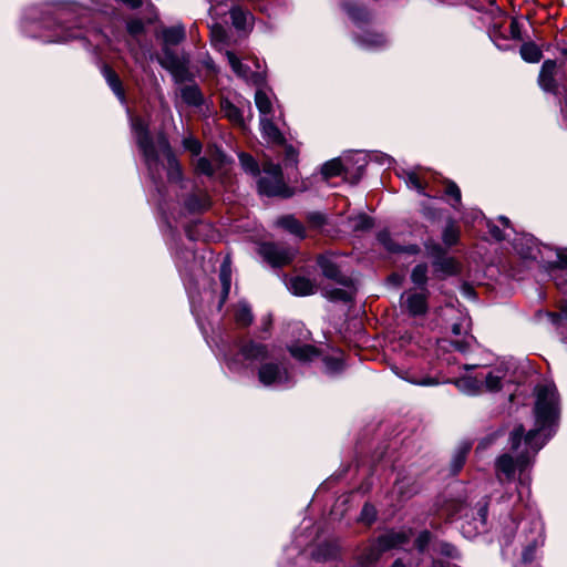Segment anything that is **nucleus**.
I'll list each match as a JSON object with an SVG mask.
<instances>
[{
  "label": "nucleus",
  "mask_w": 567,
  "mask_h": 567,
  "mask_svg": "<svg viewBox=\"0 0 567 567\" xmlns=\"http://www.w3.org/2000/svg\"><path fill=\"white\" fill-rule=\"evenodd\" d=\"M535 395L534 412L537 427L525 433L524 426L517 425L511 432V450L516 453V457L503 454L496 460L495 466L498 476L503 474L511 480L516 471L520 474L524 473L545 444L540 432L554 425L559 417V395L554 384H538L535 388Z\"/></svg>",
  "instance_id": "nucleus-1"
},
{
  "label": "nucleus",
  "mask_w": 567,
  "mask_h": 567,
  "mask_svg": "<svg viewBox=\"0 0 567 567\" xmlns=\"http://www.w3.org/2000/svg\"><path fill=\"white\" fill-rule=\"evenodd\" d=\"M262 172L265 176L258 181L260 194L281 197H290L292 195L284 182L282 169L279 164L266 161L262 163Z\"/></svg>",
  "instance_id": "nucleus-2"
},
{
  "label": "nucleus",
  "mask_w": 567,
  "mask_h": 567,
  "mask_svg": "<svg viewBox=\"0 0 567 567\" xmlns=\"http://www.w3.org/2000/svg\"><path fill=\"white\" fill-rule=\"evenodd\" d=\"M133 130L136 134L137 145L141 148L145 162L152 172H157L158 155L153 140L148 133V125L144 120L136 117L133 121Z\"/></svg>",
  "instance_id": "nucleus-3"
},
{
  "label": "nucleus",
  "mask_w": 567,
  "mask_h": 567,
  "mask_svg": "<svg viewBox=\"0 0 567 567\" xmlns=\"http://www.w3.org/2000/svg\"><path fill=\"white\" fill-rule=\"evenodd\" d=\"M260 256L274 267H281L291 262L295 250L277 244H264L259 247Z\"/></svg>",
  "instance_id": "nucleus-4"
},
{
  "label": "nucleus",
  "mask_w": 567,
  "mask_h": 567,
  "mask_svg": "<svg viewBox=\"0 0 567 567\" xmlns=\"http://www.w3.org/2000/svg\"><path fill=\"white\" fill-rule=\"evenodd\" d=\"M317 262L326 278L331 279L343 287L351 286L352 279L341 274L338 265L333 261V259L330 256L320 255L317 259Z\"/></svg>",
  "instance_id": "nucleus-5"
},
{
  "label": "nucleus",
  "mask_w": 567,
  "mask_h": 567,
  "mask_svg": "<svg viewBox=\"0 0 567 567\" xmlns=\"http://www.w3.org/2000/svg\"><path fill=\"white\" fill-rule=\"evenodd\" d=\"M288 379L287 370L278 363H264L258 370V380L265 386L284 382Z\"/></svg>",
  "instance_id": "nucleus-6"
},
{
  "label": "nucleus",
  "mask_w": 567,
  "mask_h": 567,
  "mask_svg": "<svg viewBox=\"0 0 567 567\" xmlns=\"http://www.w3.org/2000/svg\"><path fill=\"white\" fill-rule=\"evenodd\" d=\"M238 350L240 355L247 361H262L269 357L268 347L254 340L239 342Z\"/></svg>",
  "instance_id": "nucleus-7"
},
{
  "label": "nucleus",
  "mask_w": 567,
  "mask_h": 567,
  "mask_svg": "<svg viewBox=\"0 0 567 567\" xmlns=\"http://www.w3.org/2000/svg\"><path fill=\"white\" fill-rule=\"evenodd\" d=\"M158 146L167 161V176L169 181L177 182L182 178V167L164 135L158 136Z\"/></svg>",
  "instance_id": "nucleus-8"
},
{
  "label": "nucleus",
  "mask_w": 567,
  "mask_h": 567,
  "mask_svg": "<svg viewBox=\"0 0 567 567\" xmlns=\"http://www.w3.org/2000/svg\"><path fill=\"white\" fill-rule=\"evenodd\" d=\"M412 530H390L378 538L379 547L389 550L409 543Z\"/></svg>",
  "instance_id": "nucleus-9"
},
{
  "label": "nucleus",
  "mask_w": 567,
  "mask_h": 567,
  "mask_svg": "<svg viewBox=\"0 0 567 567\" xmlns=\"http://www.w3.org/2000/svg\"><path fill=\"white\" fill-rule=\"evenodd\" d=\"M225 55L228 60V63L230 64L231 70L237 76L254 83H257L262 79L260 72H250L249 68L245 65L234 52L226 51Z\"/></svg>",
  "instance_id": "nucleus-10"
},
{
  "label": "nucleus",
  "mask_w": 567,
  "mask_h": 567,
  "mask_svg": "<svg viewBox=\"0 0 567 567\" xmlns=\"http://www.w3.org/2000/svg\"><path fill=\"white\" fill-rule=\"evenodd\" d=\"M556 69L557 64L554 60H546L542 65L538 83L540 87L546 92H555L557 89L555 79Z\"/></svg>",
  "instance_id": "nucleus-11"
},
{
  "label": "nucleus",
  "mask_w": 567,
  "mask_h": 567,
  "mask_svg": "<svg viewBox=\"0 0 567 567\" xmlns=\"http://www.w3.org/2000/svg\"><path fill=\"white\" fill-rule=\"evenodd\" d=\"M409 312L413 316L424 315L427 310L425 292H406L402 296Z\"/></svg>",
  "instance_id": "nucleus-12"
},
{
  "label": "nucleus",
  "mask_w": 567,
  "mask_h": 567,
  "mask_svg": "<svg viewBox=\"0 0 567 567\" xmlns=\"http://www.w3.org/2000/svg\"><path fill=\"white\" fill-rule=\"evenodd\" d=\"M288 350L299 361H311L320 354V351L311 344H292Z\"/></svg>",
  "instance_id": "nucleus-13"
},
{
  "label": "nucleus",
  "mask_w": 567,
  "mask_h": 567,
  "mask_svg": "<svg viewBox=\"0 0 567 567\" xmlns=\"http://www.w3.org/2000/svg\"><path fill=\"white\" fill-rule=\"evenodd\" d=\"M260 126L261 132L268 141L276 143V144H282L285 142V137L279 131V128L275 125L272 122L271 116L270 117H260Z\"/></svg>",
  "instance_id": "nucleus-14"
},
{
  "label": "nucleus",
  "mask_w": 567,
  "mask_h": 567,
  "mask_svg": "<svg viewBox=\"0 0 567 567\" xmlns=\"http://www.w3.org/2000/svg\"><path fill=\"white\" fill-rule=\"evenodd\" d=\"M290 290L297 296H309L316 292L313 282L305 277H295L289 282Z\"/></svg>",
  "instance_id": "nucleus-15"
},
{
  "label": "nucleus",
  "mask_w": 567,
  "mask_h": 567,
  "mask_svg": "<svg viewBox=\"0 0 567 567\" xmlns=\"http://www.w3.org/2000/svg\"><path fill=\"white\" fill-rule=\"evenodd\" d=\"M220 111L224 116L237 126H244V116L241 111L229 100H221Z\"/></svg>",
  "instance_id": "nucleus-16"
},
{
  "label": "nucleus",
  "mask_w": 567,
  "mask_h": 567,
  "mask_svg": "<svg viewBox=\"0 0 567 567\" xmlns=\"http://www.w3.org/2000/svg\"><path fill=\"white\" fill-rule=\"evenodd\" d=\"M162 39L165 45H177L185 39V29L183 25L165 28L162 31Z\"/></svg>",
  "instance_id": "nucleus-17"
},
{
  "label": "nucleus",
  "mask_w": 567,
  "mask_h": 567,
  "mask_svg": "<svg viewBox=\"0 0 567 567\" xmlns=\"http://www.w3.org/2000/svg\"><path fill=\"white\" fill-rule=\"evenodd\" d=\"M230 18L233 25L237 30H246L252 20V16L240 7H235L230 10Z\"/></svg>",
  "instance_id": "nucleus-18"
},
{
  "label": "nucleus",
  "mask_w": 567,
  "mask_h": 567,
  "mask_svg": "<svg viewBox=\"0 0 567 567\" xmlns=\"http://www.w3.org/2000/svg\"><path fill=\"white\" fill-rule=\"evenodd\" d=\"M353 282L350 287L346 288H334V289H324L323 296L331 301H350L354 295Z\"/></svg>",
  "instance_id": "nucleus-19"
},
{
  "label": "nucleus",
  "mask_w": 567,
  "mask_h": 567,
  "mask_svg": "<svg viewBox=\"0 0 567 567\" xmlns=\"http://www.w3.org/2000/svg\"><path fill=\"white\" fill-rule=\"evenodd\" d=\"M385 551L379 547V542L377 540L369 547L364 549V551L359 556V563L362 567H367L368 565L377 561L381 554Z\"/></svg>",
  "instance_id": "nucleus-20"
},
{
  "label": "nucleus",
  "mask_w": 567,
  "mask_h": 567,
  "mask_svg": "<svg viewBox=\"0 0 567 567\" xmlns=\"http://www.w3.org/2000/svg\"><path fill=\"white\" fill-rule=\"evenodd\" d=\"M278 225L281 226L282 228L287 229L289 233H291L300 238H305V227L295 217H292V216L281 217L278 220Z\"/></svg>",
  "instance_id": "nucleus-21"
},
{
  "label": "nucleus",
  "mask_w": 567,
  "mask_h": 567,
  "mask_svg": "<svg viewBox=\"0 0 567 567\" xmlns=\"http://www.w3.org/2000/svg\"><path fill=\"white\" fill-rule=\"evenodd\" d=\"M255 103L260 113V117H270L272 114V103L269 96L261 90L255 94Z\"/></svg>",
  "instance_id": "nucleus-22"
},
{
  "label": "nucleus",
  "mask_w": 567,
  "mask_h": 567,
  "mask_svg": "<svg viewBox=\"0 0 567 567\" xmlns=\"http://www.w3.org/2000/svg\"><path fill=\"white\" fill-rule=\"evenodd\" d=\"M254 317L251 313V309L245 305L240 303L235 309V322L240 328H247L252 323Z\"/></svg>",
  "instance_id": "nucleus-23"
},
{
  "label": "nucleus",
  "mask_w": 567,
  "mask_h": 567,
  "mask_svg": "<svg viewBox=\"0 0 567 567\" xmlns=\"http://www.w3.org/2000/svg\"><path fill=\"white\" fill-rule=\"evenodd\" d=\"M181 96L188 105L198 106L203 102V95L199 89L195 85L184 86L181 91Z\"/></svg>",
  "instance_id": "nucleus-24"
},
{
  "label": "nucleus",
  "mask_w": 567,
  "mask_h": 567,
  "mask_svg": "<svg viewBox=\"0 0 567 567\" xmlns=\"http://www.w3.org/2000/svg\"><path fill=\"white\" fill-rule=\"evenodd\" d=\"M457 386L468 394H477L483 390V381L480 377H466L457 381Z\"/></svg>",
  "instance_id": "nucleus-25"
},
{
  "label": "nucleus",
  "mask_w": 567,
  "mask_h": 567,
  "mask_svg": "<svg viewBox=\"0 0 567 567\" xmlns=\"http://www.w3.org/2000/svg\"><path fill=\"white\" fill-rule=\"evenodd\" d=\"M343 171L342 162L339 158H333L322 165L321 175L324 179H329L342 175Z\"/></svg>",
  "instance_id": "nucleus-26"
},
{
  "label": "nucleus",
  "mask_w": 567,
  "mask_h": 567,
  "mask_svg": "<svg viewBox=\"0 0 567 567\" xmlns=\"http://www.w3.org/2000/svg\"><path fill=\"white\" fill-rule=\"evenodd\" d=\"M520 55L526 62L536 63L542 59L543 53L535 43L527 42L520 47Z\"/></svg>",
  "instance_id": "nucleus-27"
},
{
  "label": "nucleus",
  "mask_w": 567,
  "mask_h": 567,
  "mask_svg": "<svg viewBox=\"0 0 567 567\" xmlns=\"http://www.w3.org/2000/svg\"><path fill=\"white\" fill-rule=\"evenodd\" d=\"M444 195L453 200L451 206L457 208L462 200V194L460 187L453 181H443Z\"/></svg>",
  "instance_id": "nucleus-28"
},
{
  "label": "nucleus",
  "mask_w": 567,
  "mask_h": 567,
  "mask_svg": "<svg viewBox=\"0 0 567 567\" xmlns=\"http://www.w3.org/2000/svg\"><path fill=\"white\" fill-rule=\"evenodd\" d=\"M406 184L410 188L417 190L421 195L430 196L426 193L427 183L416 173H409L406 176Z\"/></svg>",
  "instance_id": "nucleus-29"
},
{
  "label": "nucleus",
  "mask_w": 567,
  "mask_h": 567,
  "mask_svg": "<svg viewBox=\"0 0 567 567\" xmlns=\"http://www.w3.org/2000/svg\"><path fill=\"white\" fill-rule=\"evenodd\" d=\"M458 238H460V228L453 221H450L443 230V235H442L443 243L446 246H453L458 241Z\"/></svg>",
  "instance_id": "nucleus-30"
},
{
  "label": "nucleus",
  "mask_w": 567,
  "mask_h": 567,
  "mask_svg": "<svg viewBox=\"0 0 567 567\" xmlns=\"http://www.w3.org/2000/svg\"><path fill=\"white\" fill-rule=\"evenodd\" d=\"M502 375L495 374L493 372L487 373L486 375L480 377L483 381V389L487 391H498L502 388Z\"/></svg>",
  "instance_id": "nucleus-31"
},
{
  "label": "nucleus",
  "mask_w": 567,
  "mask_h": 567,
  "mask_svg": "<svg viewBox=\"0 0 567 567\" xmlns=\"http://www.w3.org/2000/svg\"><path fill=\"white\" fill-rule=\"evenodd\" d=\"M104 76L111 89L120 96H123L122 83L118 75L109 66L103 70Z\"/></svg>",
  "instance_id": "nucleus-32"
},
{
  "label": "nucleus",
  "mask_w": 567,
  "mask_h": 567,
  "mask_svg": "<svg viewBox=\"0 0 567 567\" xmlns=\"http://www.w3.org/2000/svg\"><path fill=\"white\" fill-rule=\"evenodd\" d=\"M239 161L245 172L250 173L255 176L259 174V165L251 155L241 153L239 155Z\"/></svg>",
  "instance_id": "nucleus-33"
},
{
  "label": "nucleus",
  "mask_w": 567,
  "mask_h": 567,
  "mask_svg": "<svg viewBox=\"0 0 567 567\" xmlns=\"http://www.w3.org/2000/svg\"><path fill=\"white\" fill-rule=\"evenodd\" d=\"M219 278H220L221 286H223L221 302H224L229 295L230 281H231L230 269L226 265L221 266Z\"/></svg>",
  "instance_id": "nucleus-34"
},
{
  "label": "nucleus",
  "mask_w": 567,
  "mask_h": 567,
  "mask_svg": "<svg viewBox=\"0 0 567 567\" xmlns=\"http://www.w3.org/2000/svg\"><path fill=\"white\" fill-rule=\"evenodd\" d=\"M347 13L353 21H365L368 19V12L365 9L353 4V3H347L344 6Z\"/></svg>",
  "instance_id": "nucleus-35"
},
{
  "label": "nucleus",
  "mask_w": 567,
  "mask_h": 567,
  "mask_svg": "<svg viewBox=\"0 0 567 567\" xmlns=\"http://www.w3.org/2000/svg\"><path fill=\"white\" fill-rule=\"evenodd\" d=\"M427 267L426 265H417L414 267L411 279L415 285H424L427 280Z\"/></svg>",
  "instance_id": "nucleus-36"
},
{
  "label": "nucleus",
  "mask_w": 567,
  "mask_h": 567,
  "mask_svg": "<svg viewBox=\"0 0 567 567\" xmlns=\"http://www.w3.org/2000/svg\"><path fill=\"white\" fill-rule=\"evenodd\" d=\"M195 169L199 174H204L207 176H212L214 174V167L209 159L206 157H200L197 159Z\"/></svg>",
  "instance_id": "nucleus-37"
},
{
  "label": "nucleus",
  "mask_w": 567,
  "mask_h": 567,
  "mask_svg": "<svg viewBox=\"0 0 567 567\" xmlns=\"http://www.w3.org/2000/svg\"><path fill=\"white\" fill-rule=\"evenodd\" d=\"M377 518V509L373 505L371 504H365L361 511V514H360V519L368 524V525H371Z\"/></svg>",
  "instance_id": "nucleus-38"
},
{
  "label": "nucleus",
  "mask_w": 567,
  "mask_h": 567,
  "mask_svg": "<svg viewBox=\"0 0 567 567\" xmlns=\"http://www.w3.org/2000/svg\"><path fill=\"white\" fill-rule=\"evenodd\" d=\"M361 43L370 48L382 47L385 44V38L382 34H367L361 39Z\"/></svg>",
  "instance_id": "nucleus-39"
},
{
  "label": "nucleus",
  "mask_w": 567,
  "mask_h": 567,
  "mask_svg": "<svg viewBox=\"0 0 567 567\" xmlns=\"http://www.w3.org/2000/svg\"><path fill=\"white\" fill-rule=\"evenodd\" d=\"M183 145L185 150L189 151L193 155H198L202 152V143L193 136L185 137Z\"/></svg>",
  "instance_id": "nucleus-40"
},
{
  "label": "nucleus",
  "mask_w": 567,
  "mask_h": 567,
  "mask_svg": "<svg viewBox=\"0 0 567 567\" xmlns=\"http://www.w3.org/2000/svg\"><path fill=\"white\" fill-rule=\"evenodd\" d=\"M467 452H468V447H464L455 454L454 461H453L454 474H456L463 467L465 460H466Z\"/></svg>",
  "instance_id": "nucleus-41"
},
{
  "label": "nucleus",
  "mask_w": 567,
  "mask_h": 567,
  "mask_svg": "<svg viewBox=\"0 0 567 567\" xmlns=\"http://www.w3.org/2000/svg\"><path fill=\"white\" fill-rule=\"evenodd\" d=\"M437 551L441 555L450 557V558L458 557V551H457L456 547L449 543H441L439 545Z\"/></svg>",
  "instance_id": "nucleus-42"
},
{
  "label": "nucleus",
  "mask_w": 567,
  "mask_h": 567,
  "mask_svg": "<svg viewBox=\"0 0 567 567\" xmlns=\"http://www.w3.org/2000/svg\"><path fill=\"white\" fill-rule=\"evenodd\" d=\"M127 31L131 35H138L144 32V23L140 19H133L127 22Z\"/></svg>",
  "instance_id": "nucleus-43"
},
{
  "label": "nucleus",
  "mask_w": 567,
  "mask_h": 567,
  "mask_svg": "<svg viewBox=\"0 0 567 567\" xmlns=\"http://www.w3.org/2000/svg\"><path fill=\"white\" fill-rule=\"evenodd\" d=\"M307 221L308 224L313 227V228H319L321 226L324 225L326 223V217L324 215L320 214V213H310L308 216H307Z\"/></svg>",
  "instance_id": "nucleus-44"
},
{
  "label": "nucleus",
  "mask_w": 567,
  "mask_h": 567,
  "mask_svg": "<svg viewBox=\"0 0 567 567\" xmlns=\"http://www.w3.org/2000/svg\"><path fill=\"white\" fill-rule=\"evenodd\" d=\"M431 540V534L427 530L420 533L415 539V546L420 551H423Z\"/></svg>",
  "instance_id": "nucleus-45"
},
{
  "label": "nucleus",
  "mask_w": 567,
  "mask_h": 567,
  "mask_svg": "<svg viewBox=\"0 0 567 567\" xmlns=\"http://www.w3.org/2000/svg\"><path fill=\"white\" fill-rule=\"evenodd\" d=\"M452 347L454 350L460 352H466L470 349V344L465 340H457L452 342Z\"/></svg>",
  "instance_id": "nucleus-46"
},
{
  "label": "nucleus",
  "mask_w": 567,
  "mask_h": 567,
  "mask_svg": "<svg viewBox=\"0 0 567 567\" xmlns=\"http://www.w3.org/2000/svg\"><path fill=\"white\" fill-rule=\"evenodd\" d=\"M378 239L389 249L394 250V247L390 245L389 234L386 231H382L379 234Z\"/></svg>",
  "instance_id": "nucleus-47"
},
{
  "label": "nucleus",
  "mask_w": 567,
  "mask_h": 567,
  "mask_svg": "<svg viewBox=\"0 0 567 567\" xmlns=\"http://www.w3.org/2000/svg\"><path fill=\"white\" fill-rule=\"evenodd\" d=\"M489 234H491L495 239H497V240H502V239H504V235H503L502 230H501L498 227H496V226L491 227V229H489Z\"/></svg>",
  "instance_id": "nucleus-48"
},
{
  "label": "nucleus",
  "mask_w": 567,
  "mask_h": 567,
  "mask_svg": "<svg viewBox=\"0 0 567 567\" xmlns=\"http://www.w3.org/2000/svg\"><path fill=\"white\" fill-rule=\"evenodd\" d=\"M511 33H512L513 38H515V39L519 38L518 24H517L516 20H513L511 22Z\"/></svg>",
  "instance_id": "nucleus-49"
},
{
  "label": "nucleus",
  "mask_w": 567,
  "mask_h": 567,
  "mask_svg": "<svg viewBox=\"0 0 567 567\" xmlns=\"http://www.w3.org/2000/svg\"><path fill=\"white\" fill-rule=\"evenodd\" d=\"M122 1L133 9L140 8L143 3L142 0H122Z\"/></svg>",
  "instance_id": "nucleus-50"
},
{
  "label": "nucleus",
  "mask_w": 567,
  "mask_h": 567,
  "mask_svg": "<svg viewBox=\"0 0 567 567\" xmlns=\"http://www.w3.org/2000/svg\"><path fill=\"white\" fill-rule=\"evenodd\" d=\"M227 365L231 370L237 369V361H236V359H234V358L227 359Z\"/></svg>",
  "instance_id": "nucleus-51"
},
{
  "label": "nucleus",
  "mask_w": 567,
  "mask_h": 567,
  "mask_svg": "<svg viewBox=\"0 0 567 567\" xmlns=\"http://www.w3.org/2000/svg\"><path fill=\"white\" fill-rule=\"evenodd\" d=\"M499 221L505 225V226H508L509 225V219L507 217H499Z\"/></svg>",
  "instance_id": "nucleus-52"
},
{
  "label": "nucleus",
  "mask_w": 567,
  "mask_h": 567,
  "mask_svg": "<svg viewBox=\"0 0 567 567\" xmlns=\"http://www.w3.org/2000/svg\"><path fill=\"white\" fill-rule=\"evenodd\" d=\"M453 332L455 334H460L461 333V327L460 324H454L453 328H452Z\"/></svg>",
  "instance_id": "nucleus-53"
},
{
  "label": "nucleus",
  "mask_w": 567,
  "mask_h": 567,
  "mask_svg": "<svg viewBox=\"0 0 567 567\" xmlns=\"http://www.w3.org/2000/svg\"><path fill=\"white\" fill-rule=\"evenodd\" d=\"M391 567H405V566L401 560H396V561H394V564Z\"/></svg>",
  "instance_id": "nucleus-54"
},
{
  "label": "nucleus",
  "mask_w": 567,
  "mask_h": 567,
  "mask_svg": "<svg viewBox=\"0 0 567 567\" xmlns=\"http://www.w3.org/2000/svg\"><path fill=\"white\" fill-rule=\"evenodd\" d=\"M68 40H69V37H61V38L54 39L52 41L53 42H60V41H68Z\"/></svg>",
  "instance_id": "nucleus-55"
},
{
  "label": "nucleus",
  "mask_w": 567,
  "mask_h": 567,
  "mask_svg": "<svg viewBox=\"0 0 567 567\" xmlns=\"http://www.w3.org/2000/svg\"><path fill=\"white\" fill-rule=\"evenodd\" d=\"M523 557H524V559H525V560H527V559H529V558H530V555H529V548H528V549H526V551H524Z\"/></svg>",
  "instance_id": "nucleus-56"
},
{
  "label": "nucleus",
  "mask_w": 567,
  "mask_h": 567,
  "mask_svg": "<svg viewBox=\"0 0 567 567\" xmlns=\"http://www.w3.org/2000/svg\"><path fill=\"white\" fill-rule=\"evenodd\" d=\"M363 226L364 227H370L371 226L370 220L368 218H363Z\"/></svg>",
  "instance_id": "nucleus-57"
},
{
  "label": "nucleus",
  "mask_w": 567,
  "mask_h": 567,
  "mask_svg": "<svg viewBox=\"0 0 567 567\" xmlns=\"http://www.w3.org/2000/svg\"><path fill=\"white\" fill-rule=\"evenodd\" d=\"M420 384L429 385V384H434V382H432L430 380H424V381L420 382Z\"/></svg>",
  "instance_id": "nucleus-58"
},
{
  "label": "nucleus",
  "mask_w": 567,
  "mask_h": 567,
  "mask_svg": "<svg viewBox=\"0 0 567 567\" xmlns=\"http://www.w3.org/2000/svg\"><path fill=\"white\" fill-rule=\"evenodd\" d=\"M270 320H268L265 324V331H268L269 330V327H270Z\"/></svg>",
  "instance_id": "nucleus-59"
},
{
  "label": "nucleus",
  "mask_w": 567,
  "mask_h": 567,
  "mask_svg": "<svg viewBox=\"0 0 567 567\" xmlns=\"http://www.w3.org/2000/svg\"><path fill=\"white\" fill-rule=\"evenodd\" d=\"M565 266L567 267V259L564 261Z\"/></svg>",
  "instance_id": "nucleus-60"
}]
</instances>
